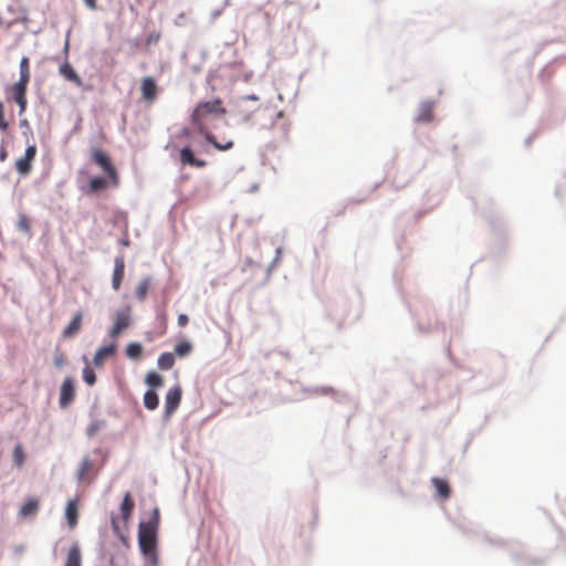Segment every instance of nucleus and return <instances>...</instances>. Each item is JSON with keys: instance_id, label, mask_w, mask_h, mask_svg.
I'll list each match as a JSON object with an SVG mask.
<instances>
[{"instance_id": "obj_37", "label": "nucleus", "mask_w": 566, "mask_h": 566, "mask_svg": "<svg viewBox=\"0 0 566 566\" xmlns=\"http://www.w3.org/2000/svg\"><path fill=\"white\" fill-rule=\"evenodd\" d=\"M7 128H8V123L4 120L3 106L0 103V129L6 130Z\"/></svg>"}, {"instance_id": "obj_23", "label": "nucleus", "mask_w": 566, "mask_h": 566, "mask_svg": "<svg viewBox=\"0 0 566 566\" xmlns=\"http://www.w3.org/2000/svg\"><path fill=\"white\" fill-rule=\"evenodd\" d=\"M158 395L154 390H147L144 395V405L148 410H155L158 407Z\"/></svg>"}, {"instance_id": "obj_27", "label": "nucleus", "mask_w": 566, "mask_h": 566, "mask_svg": "<svg viewBox=\"0 0 566 566\" xmlns=\"http://www.w3.org/2000/svg\"><path fill=\"white\" fill-rule=\"evenodd\" d=\"M201 134L205 135L207 142L212 144L219 150H228V149H231L233 147V142L232 140H229L226 144L218 143L216 140L214 136L209 130H206V133H201Z\"/></svg>"}, {"instance_id": "obj_19", "label": "nucleus", "mask_w": 566, "mask_h": 566, "mask_svg": "<svg viewBox=\"0 0 566 566\" xmlns=\"http://www.w3.org/2000/svg\"><path fill=\"white\" fill-rule=\"evenodd\" d=\"M65 516L67 518L69 525L71 527H74L77 523V503L75 500H71L67 502L66 509H65Z\"/></svg>"}, {"instance_id": "obj_22", "label": "nucleus", "mask_w": 566, "mask_h": 566, "mask_svg": "<svg viewBox=\"0 0 566 566\" xmlns=\"http://www.w3.org/2000/svg\"><path fill=\"white\" fill-rule=\"evenodd\" d=\"M126 356L130 359L138 360L143 355V347L139 343H130L126 347Z\"/></svg>"}, {"instance_id": "obj_33", "label": "nucleus", "mask_w": 566, "mask_h": 566, "mask_svg": "<svg viewBox=\"0 0 566 566\" xmlns=\"http://www.w3.org/2000/svg\"><path fill=\"white\" fill-rule=\"evenodd\" d=\"M92 468V461L88 458H85L82 463L81 468L78 470V480H82L86 472H88Z\"/></svg>"}, {"instance_id": "obj_32", "label": "nucleus", "mask_w": 566, "mask_h": 566, "mask_svg": "<svg viewBox=\"0 0 566 566\" xmlns=\"http://www.w3.org/2000/svg\"><path fill=\"white\" fill-rule=\"evenodd\" d=\"M160 32L158 31H153L150 32L147 36H146V40H145V46L146 48H149L150 45L153 44H156L159 40H160Z\"/></svg>"}, {"instance_id": "obj_36", "label": "nucleus", "mask_w": 566, "mask_h": 566, "mask_svg": "<svg viewBox=\"0 0 566 566\" xmlns=\"http://www.w3.org/2000/svg\"><path fill=\"white\" fill-rule=\"evenodd\" d=\"M65 356L63 353H56L54 355V365L59 368L63 367L65 365Z\"/></svg>"}, {"instance_id": "obj_16", "label": "nucleus", "mask_w": 566, "mask_h": 566, "mask_svg": "<svg viewBox=\"0 0 566 566\" xmlns=\"http://www.w3.org/2000/svg\"><path fill=\"white\" fill-rule=\"evenodd\" d=\"M39 507H40L39 500L35 497H30L20 507L19 515L23 518L34 516L38 513Z\"/></svg>"}, {"instance_id": "obj_5", "label": "nucleus", "mask_w": 566, "mask_h": 566, "mask_svg": "<svg viewBox=\"0 0 566 566\" xmlns=\"http://www.w3.org/2000/svg\"><path fill=\"white\" fill-rule=\"evenodd\" d=\"M130 313L132 310L129 306L116 312L114 324L109 331V336L112 338L118 337L120 333L130 326Z\"/></svg>"}, {"instance_id": "obj_13", "label": "nucleus", "mask_w": 566, "mask_h": 566, "mask_svg": "<svg viewBox=\"0 0 566 566\" xmlns=\"http://www.w3.org/2000/svg\"><path fill=\"white\" fill-rule=\"evenodd\" d=\"M116 352V345L111 344L108 346H103L97 349V352L94 355L93 363L96 367L103 366L104 361L113 356Z\"/></svg>"}, {"instance_id": "obj_25", "label": "nucleus", "mask_w": 566, "mask_h": 566, "mask_svg": "<svg viewBox=\"0 0 566 566\" xmlns=\"http://www.w3.org/2000/svg\"><path fill=\"white\" fill-rule=\"evenodd\" d=\"M31 71H30V60L27 56H23L20 61V78L19 81L30 82Z\"/></svg>"}, {"instance_id": "obj_12", "label": "nucleus", "mask_w": 566, "mask_h": 566, "mask_svg": "<svg viewBox=\"0 0 566 566\" xmlns=\"http://www.w3.org/2000/svg\"><path fill=\"white\" fill-rule=\"evenodd\" d=\"M180 161L182 165H189L198 168L206 166V161L195 157L192 150L189 147H184L180 150Z\"/></svg>"}, {"instance_id": "obj_17", "label": "nucleus", "mask_w": 566, "mask_h": 566, "mask_svg": "<svg viewBox=\"0 0 566 566\" xmlns=\"http://www.w3.org/2000/svg\"><path fill=\"white\" fill-rule=\"evenodd\" d=\"M134 501L132 499V495L129 492H127L123 499V502H122V505H120V512H122V517L125 522V524L128 523L132 514H133V511H134Z\"/></svg>"}, {"instance_id": "obj_14", "label": "nucleus", "mask_w": 566, "mask_h": 566, "mask_svg": "<svg viewBox=\"0 0 566 566\" xmlns=\"http://www.w3.org/2000/svg\"><path fill=\"white\" fill-rule=\"evenodd\" d=\"M107 187H112V180L107 175L104 177L95 176L88 182V189L92 193H97Z\"/></svg>"}, {"instance_id": "obj_28", "label": "nucleus", "mask_w": 566, "mask_h": 566, "mask_svg": "<svg viewBox=\"0 0 566 566\" xmlns=\"http://www.w3.org/2000/svg\"><path fill=\"white\" fill-rule=\"evenodd\" d=\"M150 286V279H143L136 287L135 295L139 301H144Z\"/></svg>"}, {"instance_id": "obj_38", "label": "nucleus", "mask_w": 566, "mask_h": 566, "mask_svg": "<svg viewBox=\"0 0 566 566\" xmlns=\"http://www.w3.org/2000/svg\"><path fill=\"white\" fill-rule=\"evenodd\" d=\"M83 2L91 11H95L97 9V0H83Z\"/></svg>"}, {"instance_id": "obj_30", "label": "nucleus", "mask_w": 566, "mask_h": 566, "mask_svg": "<svg viewBox=\"0 0 566 566\" xmlns=\"http://www.w3.org/2000/svg\"><path fill=\"white\" fill-rule=\"evenodd\" d=\"M146 382L153 387V388H157V387H160L163 385V377L160 375H158L157 373H148L147 376H146Z\"/></svg>"}, {"instance_id": "obj_8", "label": "nucleus", "mask_w": 566, "mask_h": 566, "mask_svg": "<svg viewBox=\"0 0 566 566\" xmlns=\"http://www.w3.org/2000/svg\"><path fill=\"white\" fill-rule=\"evenodd\" d=\"M29 82L18 81L11 87V96L13 101L19 105V114H23L27 108V88Z\"/></svg>"}, {"instance_id": "obj_7", "label": "nucleus", "mask_w": 566, "mask_h": 566, "mask_svg": "<svg viewBox=\"0 0 566 566\" xmlns=\"http://www.w3.org/2000/svg\"><path fill=\"white\" fill-rule=\"evenodd\" d=\"M75 397V385L72 378H65L60 388L59 403L61 408H67Z\"/></svg>"}, {"instance_id": "obj_31", "label": "nucleus", "mask_w": 566, "mask_h": 566, "mask_svg": "<svg viewBox=\"0 0 566 566\" xmlns=\"http://www.w3.org/2000/svg\"><path fill=\"white\" fill-rule=\"evenodd\" d=\"M83 379L88 386H93L95 384L96 375L90 366H86L83 369Z\"/></svg>"}, {"instance_id": "obj_4", "label": "nucleus", "mask_w": 566, "mask_h": 566, "mask_svg": "<svg viewBox=\"0 0 566 566\" xmlns=\"http://www.w3.org/2000/svg\"><path fill=\"white\" fill-rule=\"evenodd\" d=\"M69 50H70V42H69V40H66L65 45H64L65 61L60 65L59 74L65 81L73 83L77 87H81V86H83V81H82L81 76L77 74V72L75 71V69L67 61Z\"/></svg>"}, {"instance_id": "obj_10", "label": "nucleus", "mask_w": 566, "mask_h": 566, "mask_svg": "<svg viewBox=\"0 0 566 566\" xmlns=\"http://www.w3.org/2000/svg\"><path fill=\"white\" fill-rule=\"evenodd\" d=\"M142 97L147 103H153L157 98L158 87L156 81L146 76L142 80L140 84Z\"/></svg>"}, {"instance_id": "obj_29", "label": "nucleus", "mask_w": 566, "mask_h": 566, "mask_svg": "<svg viewBox=\"0 0 566 566\" xmlns=\"http://www.w3.org/2000/svg\"><path fill=\"white\" fill-rule=\"evenodd\" d=\"M432 119V105L430 103H424L421 105L419 109V114L417 116L418 122H430Z\"/></svg>"}, {"instance_id": "obj_26", "label": "nucleus", "mask_w": 566, "mask_h": 566, "mask_svg": "<svg viewBox=\"0 0 566 566\" xmlns=\"http://www.w3.org/2000/svg\"><path fill=\"white\" fill-rule=\"evenodd\" d=\"M192 352V344L188 340L180 342L175 345L174 355L186 357Z\"/></svg>"}, {"instance_id": "obj_11", "label": "nucleus", "mask_w": 566, "mask_h": 566, "mask_svg": "<svg viewBox=\"0 0 566 566\" xmlns=\"http://www.w3.org/2000/svg\"><path fill=\"white\" fill-rule=\"evenodd\" d=\"M125 274V261L123 256L115 259L114 273L112 279V286L115 291L119 290Z\"/></svg>"}, {"instance_id": "obj_40", "label": "nucleus", "mask_w": 566, "mask_h": 566, "mask_svg": "<svg viewBox=\"0 0 566 566\" xmlns=\"http://www.w3.org/2000/svg\"><path fill=\"white\" fill-rule=\"evenodd\" d=\"M243 99H248V101H259V96L255 95V94H250V95H245L243 96Z\"/></svg>"}, {"instance_id": "obj_2", "label": "nucleus", "mask_w": 566, "mask_h": 566, "mask_svg": "<svg viewBox=\"0 0 566 566\" xmlns=\"http://www.w3.org/2000/svg\"><path fill=\"white\" fill-rule=\"evenodd\" d=\"M227 109L222 105L221 98L213 101L200 102L197 104L191 114V123L199 133L208 130L206 119L209 115H224Z\"/></svg>"}, {"instance_id": "obj_35", "label": "nucleus", "mask_w": 566, "mask_h": 566, "mask_svg": "<svg viewBox=\"0 0 566 566\" xmlns=\"http://www.w3.org/2000/svg\"><path fill=\"white\" fill-rule=\"evenodd\" d=\"M18 227L20 230L28 232L30 230V223L25 216L20 217L18 221Z\"/></svg>"}, {"instance_id": "obj_39", "label": "nucleus", "mask_w": 566, "mask_h": 566, "mask_svg": "<svg viewBox=\"0 0 566 566\" xmlns=\"http://www.w3.org/2000/svg\"><path fill=\"white\" fill-rule=\"evenodd\" d=\"M189 322V318L186 314H179L178 315V325L180 327H185Z\"/></svg>"}, {"instance_id": "obj_1", "label": "nucleus", "mask_w": 566, "mask_h": 566, "mask_svg": "<svg viewBox=\"0 0 566 566\" xmlns=\"http://www.w3.org/2000/svg\"><path fill=\"white\" fill-rule=\"evenodd\" d=\"M159 525V511L155 509L148 522H142L138 527V544L143 554L156 555L157 528Z\"/></svg>"}, {"instance_id": "obj_6", "label": "nucleus", "mask_w": 566, "mask_h": 566, "mask_svg": "<svg viewBox=\"0 0 566 566\" xmlns=\"http://www.w3.org/2000/svg\"><path fill=\"white\" fill-rule=\"evenodd\" d=\"M35 155H36V146L35 145L28 146L25 149L24 156L19 158L15 161V168L20 175L27 176L30 174V171L32 170V161L34 160Z\"/></svg>"}, {"instance_id": "obj_15", "label": "nucleus", "mask_w": 566, "mask_h": 566, "mask_svg": "<svg viewBox=\"0 0 566 566\" xmlns=\"http://www.w3.org/2000/svg\"><path fill=\"white\" fill-rule=\"evenodd\" d=\"M82 319H83V314L81 312H77L72 321L70 322V324L63 329L62 332V336L64 338H71L73 337L75 334H77L81 329V326H82Z\"/></svg>"}, {"instance_id": "obj_41", "label": "nucleus", "mask_w": 566, "mask_h": 566, "mask_svg": "<svg viewBox=\"0 0 566 566\" xmlns=\"http://www.w3.org/2000/svg\"><path fill=\"white\" fill-rule=\"evenodd\" d=\"M3 23L2 18L0 17V25Z\"/></svg>"}, {"instance_id": "obj_34", "label": "nucleus", "mask_w": 566, "mask_h": 566, "mask_svg": "<svg viewBox=\"0 0 566 566\" xmlns=\"http://www.w3.org/2000/svg\"><path fill=\"white\" fill-rule=\"evenodd\" d=\"M112 526H113L115 534L126 544L127 539L124 536V534L122 533L118 522L115 517H112Z\"/></svg>"}, {"instance_id": "obj_3", "label": "nucleus", "mask_w": 566, "mask_h": 566, "mask_svg": "<svg viewBox=\"0 0 566 566\" xmlns=\"http://www.w3.org/2000/svg\"><path fill=\"white\" fill-rule=\"evenodd\" d=\"M91 159L103 170L105 175L109 176L112 180V187L116 188L119 186V174L113 164L112 158L106 151L102 150L101 148H92Z\"/></svg>"}, {"instance_id": "obj_9", "label": "nucleus", "mask_w": 566, "mask_h": 566, "mask_svg": "<svg viewBox=\"0 0 566 566\" xmlns=\"http://www.w3.org/2000/svg\"><path fill=\"white\" fill-rule=\"evenodd\" d=\"M182 390L180 386H175L168 390L165 398V413L171 416L179 407Z\"/></svg>"}, {"instance_id": "obj_21", "label": "nucleus", "mask_w": 566, "mask_h": 566, "mask_svg": "<svg viewBox=\"0 0 566 566\" xmlns=\"http://www.w3.org/2000/svg\"><path fill=\"white\" fill-rule=\"evenodd\" d=\"M158 367L161 370H168L175 365V356L172 353H163L157 360Z\"/></svg>"}, {"instance_id": "obj_24", "label": "nucleus", "mask_w": 566, "mask_h": 566, "mask_svg": "<svg viewBox=\"0 0 566 566\" xmlns=\"http://www.w3.org/2000/svg\"><path fill=\"white\" fill-rule=\"evenodd\" d=\"M12 460H13V464L17 468L23 467V464L25 462V453H24L22 444L19 443L14 447L13 452H12Z\"/></svg>"}, {"instance_id": "obj_18", "label": "nucleus", "mask_w": 566, "mask_h": 566, "mask_svg": "<svg viewBox=\"0 0 566 566\" xmlns=\"http://www.w3.org/2000/svg\"><path fill=\"white\" fill-rule=\"evenodd\" d=\"M82 557L81 551L77 544H74L70 547L66 557L65 566H81Z\"/></svg>"}, {"instance_id": "obj_20", "label": "nucleus", "mask_w": 566, "mask_h": 566, "mask_svg": "<svg viewBox=\"0 0 566 566\" xmlns=\"http://www.w3.org/2000/svg\"><path fill=\"white\" fill-rule=\"evenodd\" d=\"M431 482L434 485L436 491L441 499L446 500L450 496L451 491L447 481L439 478H432Z\"/></svg>"}]
</instances>
